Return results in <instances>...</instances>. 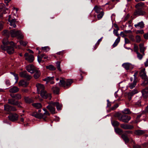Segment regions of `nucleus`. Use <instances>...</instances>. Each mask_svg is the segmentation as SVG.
<instances>
[{"instance_id":"f257e3e1","label":"nucleus","mask_w":148,"mask_h":148,"mask_svg":"<svg viewBox=\"0 0 148 148\" xmlns=\"http://www.w3.org/2000/svg\"><path fill=\"white\" fill-rule=\"evenodd\" d=\"M3 45L1 46V48L3 50L6 51L9 54L14 52V47L16 48H19V46H16L12 41L8 42L7 38L4 39L2 41Z\"/></svg>"},{"instance_id":"f03ea898","label":"nucleus","mask_w":148,"mask_h":148,"mask_svg":"<svg viewBox=\"0 0 148 148\" xmlns=\"http://www.w3.org/2000/svg\"><path fill=\"white\" fill-rule=\"evenodd\" d=\"M2 34L7 38L9 37L10 34L12 37H16L19 39H23L24 36L20 31H16L15 29L12 30L10 31V33L7 30H4Z\"/></svg>"},{"instance_id":"7ed1b4c3","label":"nucleus","mask_w":148,"mask_h":148,"mask_svg":"<svg viewBox=\"0 0 148 148\" xmlns=\"http://www.w3.org/2000/svg\"><path fill=\"white\" fill-rule=\"evenodd\" d=\"M146 73L145 69L141 70L140 73V76L143 80V83L141 84L142 86H145L148 84V78Z\"/></svg>"},{"instance_id":"20e7f679","label":"nucleus","mask_w":148,"mask_h":148,"mask_svg":"<svg viewBox=\"0 0 148 148\" xmlns=\"http://www.w3.org/2000/svg\"><path fill=\"white\" fill-rule=\"evenodd\" d=\"M48 103L49 105L47 106L46 108L51 114H54L56 113V109L54 102L51 101Z\"/></svg>"},{"instance_id":"39448f33","label":"nucleus","mask_w":148,"mask_h":148,"mask_svg":"<svg viewBox=\"0 0 148 148\" xmlns=\"http://www.w3.org/2000/svg\"><path fill=\"white\" fill-rule=\"evenodd\" d=\"M118 119L123 122L127 123L131 119V117L126 115H120L118 116Z\"/></svg>"},{"instance_id":"423d86ee","label":"nucleus","mask_w":148,"mask_h":148,"mask_svg":"<svg viewBox=\"0 0 148 148\" xmlns=\"http://www.w3.org/2000/svg\"><path fill=\"white\" fill-rule=\"evenodd\" d=\"M41 96L42 98L50 100L51 98V94L48 93L45 90L40 92Z\"/></svg>"},{"instance_id":"0eeeda50","label":"nucleus","mask_w":148,"mask_h":148,"mask_svg":"<svg viewBox=\"0 0 148 148\" xmlns=\"http://www.w3.org/2000/svg\"><path fill=\"white\" fill-rule=\"evenodd\" d=\"M4 110L6 112H10L11 111H15L16 109L14 107L10 106L8 104L4 105Z\"/></svg>"},{"instance_id":"6e6552de","label":"nucleus","mask_w":148,"mask_h":148,"mask_svg":"<svg viewBox=\"0 0 148 148\" xmlns=\"http://www.w3.org/2000/svg\"><path fill=\"white\" fill-rule=\"evenodd\" d=\"M8 20L10 23V26L12 27L15 28L16 27V20L15 19H13L12 18V16L11 15H9V18L8 19Z\"/></svg>"},{"instance_id":"1a4fd4ad","label":"nucleus","mask_w":148,"mask_h":148,"mask_svg":"<svg viewBox=\"0 0 148 148\" xmlns=\"http://www.w3.org/2000/svg\"><path fill=\"white\" fill-rule=\"evenodd\" d=\"M145 13V12L142 9H138L136 10L134 14L135 16H139L144 15Z\"/></svg>"},{"instance_id":"9d476101","label":"nucleus","mask_w":148,"mask_h":148,"mask_svg":"<svg viewBox=\"0 0 148 148\" xmlns=\"http://www.w3.org/2000/svg\"><path fill=\"white\" fill-rule=\"evenodd\" d=\"M26 70L30 73H33L36 70L34 66L32 64H29L26 67Z\"/></svg>"},{"instance_id":"9b49d317","label":"nucleus","mask_w":148,"mask_h":148,"mask_svg":"<svg viewBox=\"0 0 148 148\" xmlns=\"http://www.w3.org/2000/svg\"><path fill=\"white\" fill-rule=\"evenodd\" d=\"M18 116L17 114H10L8 116V118L11 121H14L18 120Z\"/></svg>"},{"instance_id":"f8f14e48","label":"nucleus","mask_w":148,"mask_h":148,"mask_svg":"<svg viewBox=\"0 0 148 148\" xmlns=\"http://www.w3.org/2000/svg\"><path fill=\"white\" fill-rule=\"evenodd\" d=\"M122 66L126 70H131L134 67L133 65L129 63H125L122 64Z\"/></svg>"},{"instance_id":"ddd939ff","label":"nucleus","mask_w":148,"mask_h":148,"mask_svg":"<svg viewBox=\"0 0 148 148\" xmlns=\"http://www.w3.org/2000/svg\"><path fill=\"white\" fill-rule=\"evenodd\" d=\"M31 115L36 118L41 119L43 118V114L42 113H38L36 112H34L31 114Z\"/></svg>"},{"instance_id":"4468645a","label":"nucleus","mask_w":148,"mask_h":148,"mask_svg":"<svg viewBox=\"0 0 148 148\" xmlns=\"http://www.w3.org/2000/svg\"><path fill=\"white\" fill-rule=\"evenodd\" d=\"M121 127L124 129H132L134 128L133 126L129 124L124 123L122 124L121 125Z\"/></svg>"},{"instance_id":"2eb2a0df","label":"nucleus","mask_w":148,"mask_h":148,"mask_svg":"<svg viewBox=\"0 0 148 148\" xmlns=\"http://www.w3.org/2000/svg\"><path fill=\"white\" fill-rule=\"evenodd\" d=\"M36 86L38 91L39 92H40L45 90L44 86L41 84L39 83L37 84H36Z\"/></svg>"},{"instance_id":"dca6fc26","label":"nucleus","mask_w":148,"mask_h":148,"mask_svg":"<svg viewBox=\"0 0 148 148\" xmlns=\"http://www.w3.org/2000/svg\"><path fill=\"white\" fill-rule=\"evenodd\" d=\"M144 25H145L144 22L143 21H142L137 24H135L134 26L137 29H142L144 27Z\"/></svg>"},{"instance_id":"f3484780","label":"nucleus","mask_w":148,"mask_h":148,"mask_svg":"<svg viewBox=\"0 0 148 148\" xmlns=\"http://www.w3.org/2000/svg\"><path fill=\"white\" fill-rule=\"evenodd\" d=\"M59 85L60 87H63L65 88H67L66 81H65L64 79L62 78L60 79V82L59 83Z\"/></svg>"},{"instance_id":"a211bd4d","label":"nucleus","mask_w":148,"mask_h":148,"mask_svg":"<svg viewBox=\"0 0 148 148\" xmlns=\"http://www.w3.org/2000/svg\"><path fill=\"white\" fill-rule=\"evenodd\" d=\"M28 84V83L26 81L22 80L20 81L18 83V85L19 86H22L23 87H25Z\"/></svg>"},{"instance_id":"6ab92c4d","label":"nucleus","mask_w":148,"mask_h":148,"mask_svg":"<svg viewBox=\"0 0 148 148\" xmlns=\"http://www.w3.org/2000/svg\"><path fill=\"white\" fill-rule=\"evenodd\" d=\"M143 96L144 97H148V87L146 88L142 91Z\"/></svg>"},{"instance_id":"aec40b11","label":"nucleus","mask_w":148,"mask_h":148,"mask_svg":"<svg viewBox=\"0 0 148 148\" xmlns=\"http://www.w3.org/2000/svg\"><path fill=\"white\" fill-rule=\"evenodd\" d=\"M19 90V88L18 87L14 86L10 89L9 91L11 92L16 93Z\"/></svg>"},{"instance_id":"412c9836","label":"nucleus","mask_w":148,"mask_h":148,"mask_svg":"<svg viewBox=\"0 0 148 148\" xmlns=\"http://www.w3.org/2000/svg\"><path fill=\"white\" fill-rule=\"evenodd\" d=\"M24 100L25 102L28 103H31L34 101L32 98L29 97H24Z\"/></svg>"},{"instance_id":"4be33fe9","label":"nucleus","mask_w":148,"mask_h":148,"mask_svg":"<svg viewBox=\"0 0 148 148\" xmlns=\"http://www.w3.org/2000/svg\"><path fill=\"white\" fill-rule=\"evenodd\" d=\"M135 100L136 101L135 103V105L136 106H140L141 101L140 100V97H136L135 99Z\"/></svg>"},{"instance_id":"5701e85b","label":"nucleus","mask_w":148,"mask_h":148,"mask_svg":"<svg viewBox=\"0 0 148 148\" xmlns=\"http://www.w3.org/2000/svg\"><path fill=\"white\" fill-rule=\"evenodd\" d=\"M139 46L140 52L143 53V56L145 55L144 51L146 48V47H144V45L143 44H140L139 45Z\"/></svg>"},{"instance_id":"b1692460","label":"nucleus","mask_w":148,"mask_h":148,"mask_svg":"<svg viewBox=\"0 0 148 148\" xmlns=\"http://www.w3.org/2000/svg\"><path fill=\"white\" fill-rule=\"evenodd\" d=\"M8 103L13 105H16L17 101H16L14 99H11L8 100Z\"/></svg>"},{"instance_id":"393cba45","label":"nucleus","mask_w":148,"mask_h":148,"mask_svg":"<svg viewBox=\"0 0 148 148\" xmlns=\"http://www.w3.org/2000/svg\"><path fill=\"white\" fill-rule=\"evenodd\" d=\"M144 3L143 2H140L135 5V7L136 9H142V8L144 6Z\"/></svg>"},{"instance_id":"a878e982","label":"nucleus","mask_w":148,"mask_h":148,"mask_svg":"<svg viewBox=\"0 0 148 148\" xmlns=\"http://www.w3.org/2000/svg\"><path fill=\"white\" fill-rule=\"evenodd\" d=\"M34 73H35L34 75V77L35 79H37L40 76V71L36 69L34 71Z\"/></svg>"},{"instance_id":"bb28decb","label":"nucleus","mask_w":148,"mask_h":148,"mask_svg":"<svg viewBox=\"0 0 148 148\" xmlns=\"http://www.w3.org/2000/svg\"><path fill=\"white\" fill-rule=\"evenodd\" d=\"M137 81L136 80V78H135L134 79L133 83H130L129 84V87L131 89H132L134 88L136 84Z\"/></svg>"},{"instance_id":"cd10ccee","label":"nucleus","mask_w":148,"mask_h":148,"mask_svg":"<svg viewBox=\"0 0 148 148\" xmlns=\"http://www.w3.org/2000/svg\"><path fill=\"white\" fill-rule=\"evenodd\" d=\"M25 59L29 62H31L34 60V58L32 55H30L28 57H26Z\"/></svg>"},{"instance_id":"c85d7f7f","label":"nucleus","mask_w":148,"mask_h":148,"mask_svg":"<svg viewBox=\"0 0 148 148\" xmlns=\"http://www.w3.org/2000/svg\"><path fill=\"white\" fill-rule=\"evenodd\" d=\"M55 106L56 107V108L58 110H61L62 107V105L60 104L58 102H54Z\"/></svg>"},{"instance_id":"c756f323","label":"nucleus","mask_w":148,"mask_h":148,"mask_svg":"<svg viewBox=\"0 0 148 148\" xmlns=\"http://www.w3.org/2000/svg\"><path fill=\"white\" fill-rule=\"evenodd\" d=\"M144 130H136L135 132V134L137 135H141L145 133Z\"/></svg>"},{"instance_id":"7c9ffc66","label":"nucleus","mask_w":148,"mask_h":148,"mask_svg":"<svg viewBox=\"0 0 148 148\" xmlns=\"http://www.w3.org/2000/svg\"><path fill=\"white\" fill-rule=\"evenodd\" d=\"M32 106L36 109H39L42 107V105L40 103H35L32 104Z\"/></svg>"},{"instance_id":"2f4dec72","label":"nucleus","mask_w":148,"mask_h":148,"mask_svg":"<svg viewBox=\"0 0 148 148\" xmlns=\"http://www.w3.org/2000/svg\"><path fill=\"white\" fill-rule=\"evenodd\" d=\"M52 90L54 94H57L59 93V89L58 88L56 87H53L52 88Z\"/></svg>"},{"instance_id":"473e14b6","label":"nucleus","mask_w":148,"mask_h":148,"mask_svg":"<svg viewBox=\"0 0 148 148\" xmlns=\"http://www.w3.org/2000/svg\"><path fill=\"white\" fill-rule=\"evenodd\" d=\"M138 92V90L136 89H135L132 91L130 92L128 94V95H129V96H132L134 94L137 93Z\"/></svg>"},{"instance_id":"72a5a7b5","label":"nucleus","mask_w":148,"mask_h":148,"mask_svg":"<svg viewBox=\"0 0 148 148\" xmlns=\"http://www.w3.org/2000/svg\"><path fill=\"white\" fill-rule=\"evenodd\" d=\"M120 38L119 37H118V38L115 40L114 43L112 45L113 47H116L118 44V43L120 41Z\"/></svg>"},{"instance_id":"f704fd0d","label":"nucleus","mask_w":148,"mask_h":148,"mask_svg":"<svg viewBox=\"0 0 148 148\" xmlns=\"http://www.w3.org/2000/svg\"><path fill=\"white\" fill-rule=\"evenodd\" d=\"M46 69L51 71L55 70L56 69V68L53 65L51 64L46 66Z\"/></svg>"},{"instance_id":"c9c22d12","label":"nucleus","mask_w":148,"mask_h":148,"mask_svg":"<svg viewBox=\"0 0 148 148\" xmlns=\"http://www.w3.org/2000/svg\"><path fill=\"white\" fill-rule=\"evenodd\" d=\"M54 77H47L43 79V80L46 82V83L53 79Z\"/></svg>"},{"instance_id":"e433bc0d","label":"nucleus","mask_w":148,"mask_h":148,"mask_svg":"<svg viewBox=\"0 0 148 148\" xmlns=\"http://www.w3.org/2000/svg\"><path fill=\"white\" fill-rule=\"evenodd\" d=\"M66 82L67 88L73 82V81L71 79H68L66 81Z\"/></svg>"},{"instance_id":"4c0bfd02","label":"nucleus","mask_w":148,"mask_h":148,"mask_svg":"<svg viewBox=\"0 0 148 148\" xmlns=\"http://www.w3.org/2000/svg\"><path fill=\"white\" fill-rule=\"evenodd\" d=\"M122 138L126 143L129 142V139L127 136L125 134H123L122 136Z\"/></svg>"},{"instance_id":"58836bf2","label":"nucleus","mask_w":148,"mask_h":148,"mask_svg":"<svg viewBox=\"0 0 148 148\" xmlns=\"http://www.w3.org/2000/svg\"><path fill=\"white\" fill-rule=\"evenodd\" d=\"M111 123L114 127H117L119 125V123L116 121H111Z\"/></svg>"},{"instance_id":"ea45409f","label":"nucleus","mask_w":148,"mask_h":148,"mask_svg":"<svg viewBox=\"0 0 148 148\" xmlns=\"http://www.w3.org/2000/svg\"><path fill=\"white\" fill-rule=\"evenodd\" d=\"M115 131L116 133L119 134H121L123 133L122 130L119 128H115Z\"/></svg>"},{"instance_id":"a19ab883","label":"nucleus","mask_w":148,"mask_h":148,"mask_svg":"<svg viewBox=\"0 0 148 148\" xmlns=\"http://www.w3.org/2000/svg\"><path fill=\"white\" fill-rule=\"evenodd\" d=\"M45 56V54H43L40 56H38V61L39 63H40L42 60V58Z\"/></svg>"},{"instance_id":"79ce46f5","label":"nucleus","mask_w":148,"mask_h":148,"mask_svg":"<svg viewBox=\"0 0 148 148\" xmlns=\"http://www.w3.org/2000/svg\"><path fill=\"white\" fill-rule=\"evenodd\" d=\"M56 66L58 70L60 71H61L62 70L60 67V62H56Z\"/></svg>"},{"instance_id":"37998d69","label":"nucleus","mask_w":148,"mask_h":148,"mask_svg":"<svg viewBox=\"0 0 148 148\" xmlns=\"http://www.w3.org/2000/svg\"><path fill=\"white\" fill-rule=\"evenodd\" d=\"M122 112L125 114H129L130 113V112L129 109L125 108L122 111Z\"/></svg>"},{"instance_id":"c03bdc74","label":"nucleus","mask_w":148,"mask_h":148,"mask_svg":"<svg viewBox=\"0 0 148 148\" xmlns=\"http://www.w3.org/2000/svg\"><path fill=\"white\" fill-rule=\"evenodd\" d=\"M42 49L45 52H47L49 51V50L50 49V48L48 46H46V47H42Z\"/></svg>"},{"instance_id":"a18cd8bd","label":"nucleus","mask_w":148,"mask_h":148,"mask_svg":"<svg viewBox=\"0 0 148 148\" xmlns=\"http://www.w3.org/2000/svg\"><path fill=\"white\" fill-rule=\"evenodd\" d=\"M119 30L118 26H117V29H114L113 31L114 34L116 36L119 37V34L118 33V31Z\"/></svg>"},{"instance_id":"49530a36","label":"nucleus","mask_w":148,"mask_h":148,"mask_svg":"<svg viewBox=\"0 0 148 148\" xmlns=\"http://www.w3.org/2000/svg\"><path fill=\"white\" fill-rule=\"evenodd\" d=\"M94 9L97 13H99L101 9L98 7L97 5L95 6Z\"/></svg>"},{"instance_id":"de8ad7c7","label":"nucleus","mask_w":148,"mask_h":148,"mask_svg":"<svg viewBox=\"0 0 148 148\" xmlns=\"http://www.w3.org/2000/svg\"><path fill=\"white\" fill-rule=\"evenodd\" d=\"M134 51L136 53L138 52V46L136 44L134 45Z\"/></svg>"},{"instance_id":"09e8293b","label":"nucleus","mask_w":148,"mask_h":148,"mask_svg":"<svg viewBox=\"0 0 148 148\" xmlns=\"http://www.w3.org/2000/svg\"><path fill=\"white\" fill-rule=\"evenodd\" d=\"M136 42L138 43L141 40L140 37L138 35H137L136 36Z\"/></svg>"},{"instance_id":"8fccbe9b","label":"nucleus","mask_w":148,"mask_h":148,"mask_svg":"<svg viewBox=\"0 0 148 148\" xmlns=\"http://www.w3.org/2000/svg\"><path fill=\"white\" fill-rule=\"evenodd\" d=\"M19 42L21 45H23L24 46H26L27 43V42L24 41L22 40L20 41Z\"/></svg>"},{"instance_id":"3c124183","label":"nucleus","mask_w":148,"mask_h":148,"mask_svg":"<svg viewBox=\"0 0 148 148\" xmlns=\"http://www.w3.org/2000/svg\"><path fill=\"white\" fill-rule=\"evenodd\" d=\"M136 53L137 54V57L138 59L140 60H141L143 58V55L140 54L139 52Z\"/></svg>"},{"instance_id":"603ef678","label":"nucleus","mask_w":148,"mask_h":148,"mask_svg":"<svg viewBox=\"0 0 148 148\" xmlns=\"http://www.w3.org/2000/svg\"><path fill=\"white\" fill-rule=\"evenodd\" d=\"M104 13L103 12H101L99 14L97 15V18L99 20L100 19L103 17V15Z\"/></svg>"},{"instance_id":"864d4df0","label":"nucleus","mask_w":148,"mask_h":148,"mask_svg":"<svg viewBox=\"0 0 148 148\" xmlns=\"http://www.w3.org/2000/svg\"><path fill=\"white\" fill-rule=\"evenodd\" d=\"M26 73L27 72L26 71L21 72L20 73V76L21 77H24Z\"/></svg>"},{"instance_id":"5fc2aeb1","label":"nucleus","mask_w":148,"mask_h":148,"mask_svg":"<svg viewBox=\"0 0 148 148\" xmlns=\"http://www.w3.org/2000/svg\"><path fill=\"white\" fill-rule=\"evenodd\" d=\"M15 99H20L21 98V94H15Z\"/></svg>"},{"instance_id":"6e6d98bb","label":"nucleus","mask_w":148,"mask_h":148,"mask_svg":"<svg viewBox=\"0 0 148 148\" xmlns=\"http://www.w3.org/2000/svg\"><path fill=\"white\" fill-rule=\"evenodd\" d=\"M24 78H25L27 79V80H29L32 78V77L28 75L27 73L25 75V77H24Z\"/></svg>"},{"instance_id":"4d7b16f0","label":"nucleus","mask_w":148,"mask_h":148,"mask_svg":"<svg viewBox=\"0 0 148 148\" xmlns=\"http://www.w3.org/2000/svg\"><path fill=\"white\" fill-rule=\"evenodd\" d=\"M136 34H143L144 33L143 30V29H141L140 30H138L136 32Z\"/></svg>"},{"instance_id":"13d9d810","label":"nucleus","mask_w":148,"mask_h":148,"mask_svg":"<svg viewBox=\"0 0 148 148\" xmlns=\"http://www.w3.org/2000/svg\"><path fill=\"white\" fill-rule=\"evenodd\" d=\"M118 104H116L111 108V109L112 110H115L117 108H118Z\"/></svg>"},{"instance_id":"bf43d9fd","label":"nucleus","mask_w":148,"mask_h":148,"mask_svg":"<svg viewBox=\"0 0 148 148\" xmlns=\"http://www.w3.org/2000/svg\"><path fill=\"white\" fill-rule=\"evenodd\" d=\"M4 6L5 5L3 3H1L0 4V12H1L2 11Z\"/></svg>"},{"instance_id":"052dcab7","label":"nucleus","mask_w":148,"mask_h":148,"mask_svg":"<svg viewBox=\"0 0 148 148\" xmlns=\"http://www.w3.org/2000/svg\"><path fill=\"white\" fill-rule=\"evenodd\" d=\"M5 83L6 85L7 86H9L10 85L11 83L10 81L9 80L6 79L5 80Z\"/></svg>"},{"instance_id":"680f3d73","label":"nucleus","mask_w":148,"mask_h":148,"mask_svg":"<svg viewBox=\"0 0 148 148\" xmlns=\"http://www.w3.org/2000/svg\"><path fill=\"white\" fill-rule=\"evenodd\" d=\"M22 104V103L21 102H18V101H17V104H16V106H17L19 108H22V107L21 106Z\"/></svg>"},{"instance_id":"e2e57ef3","label":"nucleus","mask_w":148,"mask_h":148,"mask_svg":"<svg viewBox=\"0 0 148 148\" xmlns=\"http://www.w3.org/2000/svg\"><path fill=\"white\" fill-rule=\"evenodd\" d=\"M121 36L123 37H124L126 36V35L125 34L124 32H122L120 33Z\"/></svg>"},{"instance_id":"0e129e2a","label":"nucleus","mask_w":148,"mask_h":148,"mask_svg":"<svg viewBox=\"0 0 148 148\" xmlns=\"http://www.w3.org/2000/svg\"><path fill=\"white\" fill-rule=\"evenodd\" d=\"M125 44H128L130 43V41L128 39L126 38H125Z\"/></svg>"},{"instance_id":"69168bd1","label":"nucleus","mask_w":148,"mask_h":148,"mask_svg":"<svg viewBox=\"0 0 148 148\" xmlns=\"http://www.w3.org/2000/svg\"><path fill=\"white\" fill-rule=\"evenodd\" d=\"M134 148H141V146L138 145H135L133 146Z\"/></svg>"},{"instance_id":"338daca9","label":"nucleus","mask_w":148,"mask_h":148,"mask_svg":"<svg viewBox=\"0 0 148 148\" xmlns=\"http://www.w3.org/2000/svg\"><path fill=\"white\" fill-rule=\"evenodd\" d=\"M144 64L146 67L148 66V59H147L146 61L144 62Z\"/></svg>"},{"instance_id":"774afa93","label":"nucleus","mask_w":148,"mask_h":148,"mask_svg":"<svg viewBox=\"0 0 148 148\" xmlns=\"http://www.w3.org/2000/svg\"><path fill=\"white\" fill-rule=\"evenodd\" d=\"M144 38L146 39H148V33L145 34L144 35Z\"/></svg>"}]
</instances>
